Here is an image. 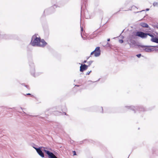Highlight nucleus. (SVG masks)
Segmentation results:
<instances>
[{
    "label": "nucleus",
    "mask_w": 158,
    "mask_h": 158,
    "mask_svg": "<svg viewBox=\"0 0 158 158\" xmlns=\"http://www.w3.org/2000/svg\"><path fill=\"white\" fill-rule=\"evenodd\" d=\"M124 107L127 110H131L134 111V113L138 111L139 113L142 112H145L149 110H151L154 108V106H152L148 108L142 105H137L136 106H125Z\"/></svg>",
    "instance_id": "nucleus-1"
},
{
    "label": "nucleus",
    "mask_w": 158,
    "mask_h": 158,
    "mask_svg": "<svg viewBox=\"0 0 158 158\" xmlns=\"http://www.w3.org/2000/svg\"><path fill=\"white\" fill-rule=\"evenodd\" d=\"M127 41L131 48H134L137 49H138L141 52H145L146 45H142L138 42H136L133 39L128 38Z\"/></svg>",
    "instance_id": "nucleus-2"
},
{
    "label": "nucleus",
    "mask_w": 158,
    "mask_h": 158,
    "mask_svg": "<svg viewBox=\"0 0 158 158\" xmlns=\"http://www.w3.org/2000/svg\"><path fill=\"white\" fill-rule=\"evenodd\" d=\"M48 149L51 150V148H48L47 147H42L41 149V152L40 154L39 155L42 158H57L54 155V153Z\"/></svg>",
    "instance_id": "nucleus-3"
},
{
    "label": "nucleus",
    "mask_w": 158,
    "mask_h": 158,
    "mask_svg": "<svg viewBox=\"0 0 158 158\" xmlns=\"http://www.w3.org/2000/svg\"><path fill=\"white\" fill-rule=\"evenodd\" d=\"M51 1L52 4H54L53 5L50 7L48 9H45L44 10L42 18L44 16L45 17V15L44 14L45 12H46V15H48L53 13L55 11V8H56L57 6L54 3L56 2L57 0H51Z\"/></svg>",
    "instance_id": "nucleus-4"
},
{
    "label": "nucleus",
    "mask_w": 158,
    "mask_h": 158,
    "mask_svg": "<svg viewBox=\"0 0 158 158\" xmlns=\"http://www.w3.org/2000/svg\"><path fill=\"white\" fill-rule=\"evenodd\" d=\"M0 31V40L2 39L15 40L18 38V36L15 34H3Z\"/></svg>",
    "instance_id": "nucleus-5"
},
{
    "label": "nucleus",
    "mask_w": 158,
    "mask_h": 158,
    "mask_svg": "<svg viewBox=\"0 0 158 158\" xmlns=\"http://www.w3.org/2000/svg\"><path fill=\"white\" fill-rule=\"evenodd\" d=\"M38 35V34H35L31 37L30 44L33 47H38L40 42V37H37L36 35Z\"/></svg>",
    "instance_id": "nucleus-6"
},
{
    "label": "nucleus",
    "mask_w": 158,
    "mask_h": 158,
    "mask_svg": "<svg viewBox=\"0 0 158 158\" xmlns=\"http://www.w3.org/2000/svg\"><path fill=\"white\" fill-rule=\"evenodd\" d=\"M29 64L30 67V72L31 75L34 77H36L38 76L39 75L37 73L35 74V65L31 59L30 60H29Z\"/></svg>",
    "instance_id": "nucleus-7"
},
{
    "label": "nucleus",
    "mask_w": 158,
    "mask_h": 158,
    "mask_svg": "<svg viewBox=\"0 0 158 158\" xmlns=\"http://www.w3.org/2000/svg\"><path fill=\"white\" fill-rule=\"evenodd\" d=\"M145 46V52H150L153 51H158V45L156 46L146 45Z\"/></svg>",
    "instance_id": "nucleus-8"
},
{
    "label": "nucleus",
    "mask_w": 158,
    "mask_h": 158,
    "mask_svg": "<svg viewBox=\"0 0 158 158\" xmlns=\"http://www.w3.org/2000/svg\"><path fill=\"white\" fill-rule=\"evenodd\" d=\"M101 54V50L100 48L99 47H97L96 48L95 50L91 52L90 56L94 54V56L96 57L99 56Z\"/></svg>",
    "instance_id": "nucleus-9"
},
{
    "label": "nucleus",
    "mask_w": 158,
    "mask_h": 158,
    "mask_svg": "<svg viewBox=\"0 0 158 158\" xmlns=\"http://www.w3.org/2000/svg\"><path fill=\"white\" fill-rule=\"evenodd\" d=\"M85 141H87L88 142H89V143H91L94 144H95L97 146H100L101 147H103V146L102 144L100 142L97 141L95 142L93 140L91 139H85L82 141H81L79 142V144H82L83 143H84Z\"/></svg>",
    "instance_id": "nucleus-10"
},
{
    "label": "nucleus",
    "mask_w": 158,
    "mask_h": 158,
    "mask_svg": "<svg viewBox=\"0 0 158 158\" xmlns=\"http://www.w3.org/2000/svg\"><path fill=\"white\" fill-rule=\"evenodd\" d=\"M138 37V31L136 30L133 31L132 34L128 36V38L131 39H136Z\"/></svg>",
    "instance_id": "nucleus-11"
},
{
    "label": "nucleus",
    "mask_w": 158,
    "mask_h": 158,
    "mask_svg": "<svg viewBox=\"0 0 158 158\" xmlns=\"http://www.w3.org/2000/svg\"><path fill=\"white\" fill-rule=\"evenodd\" d=\"M48 111H49L50 112H52V114L55 115H59L62 114V113L60 111H59L58 110H53V109H47L45 112H46Z\"/></svg>",
    "instance_id": "nucleus-12"
},
{
    "label": "nucleus",
    "mask_w": 158,
    "mask_h": 158,
    "mask_svg": "<svg viewBox=\"0 0 158 158\" xmlns=\"http://www.w3.org/2000/svg\"><path fill=\"white\" fill-rule=\"evenodd\" d=\"M87 0H81V13L82 11L84 10L87 6Z\"/></svg>",
    "instance_id": "nucleus-13"
},
{
    "label": "nucleus",
    "mask_w": 158,
    "mask_h": 158,
    "mask_svg": "<svg viewBox=\"0 0 158 158\" xmlns=\"http://www.w3.org/2000/svg\"><path fill=\"white\" fill-rule=\"evenodd\" d=\"M147 36V33L138 31V37L142 39L146 38Z\"/></svg>",
    "instance_id": "nucleus-14"
},
{
    "label": "nucleus",
    "mask_w": 158,
    "mask_h": 158,
    "mask_svg": "<svg viewBox=\"0 0 158 158\" xmlns=\"http://www.w3.org/2000/svg\"><path fill=\"white\" fill-rule=\"evenodd\" d=\"M32 147L35 149L37 153L39 154V153L40 154V152H41V149L42 147H38V146L36 144L33 143L32 144Z\"/></svg>",
    "instance_id": "nucleus-15"
},
{
    "label": "nucleus",
    "mask_w": 158,
    "mask_h": 158,
    "mask_svg": "<svg viewBox=\"0 0 158 158\" xmlns=\"http://www.w3.org/2000/svg\"><path fill=\"white\" fill-rule=\"evenodd\" d=\"M88 68L87 65L85 64H81L80 67V71L81 72H83L84 71L86 70Z\"/></svg>",
    "instance_id": "nucleus-16"
},
{
    "label": "nucleus",
    "mask_w": 158,
    "mask_h": 158,
    "mask_svg": "<svg viewBox=\"0 0 158 158\" xmlns=\"http://www.w3.org/2000/svg\"><path fill=\"white\" fill-rule=\"evenodd\" d=\"M40 42L39 44V45H38L39 47L44 48L47 44V43L44 39H40Z\"/></svg>",
    "instance_id": "nucleus-17"
},
{
    "label": "nucleus",
    "mask_w": 158,
    "mask_h": 158,
    "mask_svg": "<svg viewBox=\"0 0 158 158\" xmlns=\"http://www.w3.org/2000/svg\"><path fill=\"white\" fill-rule=\"evenodd\" d=\"M151 41L152 42L158 44V36L155 35L151 38Z\"/></svg>",
    "instance_id": "nucleus-18"
},
{
    "label": "nucleus",
    "mask_w": 158,
    "mask_h": 158,
    "mask_svg": "<svg viewBox=\"0 0 158 158\" xmlns=\"http://www.w3.org/2000/svg\"><path fill=\"white\" fill-rule=\"evenodd\" d=\"M80 28H81V37H82V38L83 39V40H85L86 39V38L85 37H84V36H83V35H84V33L83 32V26H81V19H80Z\"/></svg>",
    "instance_id": "nucleus-19"
},
{
    "label": "nucleus",
    "mask_w": 158,
    "mask_h": 158,
    "mask_svg": "<svg viewBox=\"0 0 158 158\" xmlns=\"http://www.w3.org/2000/svg\"><path fill=\"white\" fill-rule=\"evenodd\" d=\"M140 25L143 27H146V28H150L148 25L145 23L142 22L140 23ZM150 28H149V30H150Z\"/></svg>",
    "instance_id": "nucleus-20"
},
{
    "label": "nucleus",
    "mask_w": 158,
    "mask_h": 158,
    "mask_svg": "<svg viewBox=\"0 0 158 158\" xmlns=\"http://www.w3.org/2000/svg\"><path fill=\"white\" fill-rule=\"evenodd\" d=\"M111 45L112 44H110L108 42H107L106 44V45H104L102 44V45L104 48H110V47L111 46Z\"/></svg>",
    "instance_id": "nucleus-21"
},
{
    "label": "nucleus",
    "mask_w": 158,
    "mask_h": 158,
    "mask_svg": "<svg viewBox=\"0 0 158 158\" xmlns=\"http://www.w3.org/2000/svg\"><path fill=\"white\" fill-rule=\"evenodd\" d=\"M99 11L100 15V18L101 19V20H102L103 18V11L101 10H99Z\"/></svg>",
    "instance_id": "nucleus-22"
},
{
    "label": "nucleus",
    "mask_w": 158,
    "mask_h": 158,
    "mask_svg": "<svg viewBox=\"0 0 158 158\" xmlns=\"http://www.w3.org/2000/svg\"><path fill=\"white\" fill-rule=\"evenodd\" d=\"M147 36L149 35L152 38L155 35V34L153 33H149L148 32L147 33Z\"/></svg>",
    "instance_id": "nucleus-23"
},
{
    "label": "nucleus",
    "mask_w": 158,
    "mask_h": 158,
    "mask_svg": "<svg viewBox=\"0 0 158 158\" xmlns=\"http://www.w3.org/2000/svg\"><path fill=\"white\" fill-rule=\"evenodd\" d=\"M2 109H6V110L12 109L15 108V107L13 108H8L7 107H5L4 106H2L0 107Z\"/></svg>",
    "instance_id": "nucleus-24"
},
{
    "label": "nucleus",
    "mask_w": 158,
    "mask_h": 158,
    "mask_svg": "<svg viewBox=\"0 0 158 158\" xmlns=\"http://www.w3.org/2000/svg\"><path fill=\"white\" fill-rule=\"evenodd\" d=\"M110 49L114 51H116V50H117V48L114 46L112 45H111V46Z\"/></svg>",
    "instance_id": "nucleus-25"
},
{
    "label": "nucleus",
    "mask_w": 158,
    "mask_h": 158,
    "mask_svg": "<svg viewBox=\"0 0 158 158\" xmlns=\"http://www.w3.org/2000/svg\"><path fill=\"white\" fill-rule=\"evenodd\" d=\"M20 84L22 85L23 86H24L28 89H29V90L30 89V88L28 85H26L25 83H20Z\"/></svg>",
    "instance_id": "nucleus-26"
},
{
    "label": "nucleus",
    "mask_w": 158,
    "mask_h": 158,
    "mask_svg": "<svg viewBox=\"0 0 158 158\" xmlns=\"http://www.w3.org/2000/svg\"><path fill=\"white\" fill-rule=\"evenodd\" d=\"M23 94L25 96H27V95H29L30 96V97L34 98H35L36 99V97H35L33 95L31 94L30 93H27L26 94Z\"/></svg>",
    "instance_id": "nucleus-27"
},
{
    "label": "nucleus",
    "mask_w": 158,
    "mask_h": 158,
    "mask_svg": "<svg viewBox=\"0 0 158 158\" xmlns=\"http://www.w3.org/2000/svg\"><path fill=\"white\" fill-rule=\"evenodd\" d=\"M61 111H66L67 110V108L65 105L63 106V107H61Z\"/></svg>",
    "instance_id": "nucleus-28"
},
{
    "label": "nucleus",
    "mask_w": 158,
    "mask_h": 158,
    "mask_svg": "<svg viewBox=\"0 0 158 158\" xmlns=\"http://www.w3.org/2000/svg\"><path fill=\"white\" fill-rule=\"evenodd\" d=\"M93 62V60H90L89 61L87 62V63L88 64V65H87L88 67H89L91 64H92V63Z\"/></svg>",
    "instance_id": "nucleus-29"
},
{
    "label": "nucleus",
    "mask_w": 158,
    "mask_h": 158,
    "mask_svg": "<svg viewBox=\"0 0 158 158\" xmlns=\"http://www.w3.org/2000/svg\"><path fill=\"white\" fill-rule=\"evenodd\" d=\"M153 5L154 6H156L158 7V2H154L153 3Z\"/></svg>",
    "instance_id": "nucleus-30"
},
{
    "label": "nucleus",
    "mask_w": 158,
    "mask_h": 158,
    "mask_svg": "<svg viewBox=\"0 0 158 158\" xmlns=\"http://www.w3.org/2000/svg\"><path fill=\"white\" fill-rule=\"evenodd\" d=\"M133 7H134L135 8H137V9H138V8L135 6H134V5H133L132 6H131V7H130L129 9L128 10H132V8ZM126 10H125V11H126Z\"/></svg>",
    "instance_id": "nucleus-31"
},
{
    "label": "nucleus",
    "mask_w": 158,
    "mask_h": 158,
    "mask_svg": "<svg viewBox=\"0 0 158 158\" xmlns=\"http://www.w3.org/2000/svg\"><path fill=\"white\" fill-rule=\"evenodd\" d=\"M142 56V55L141 53H139L138 54H137L136 55V56L138 58H139L140 57Z\"/></svg>",
    "instance_id": "nucleus-32"
},
{
    "label": "nucleus",
    "mask_w": 158,
    "mask_h": 158,
    "mask_svg": "<svg viewBox=\"0 0 158 158\" xmlns=\"http://www.w3.org/2000/svg\"><path fill=\"white\" fill-rule=\"evenodd\" d=\"M83 81V80L82 79H79L78 80V83L80 84H82V82Z\"/></svg>",
    "instance_id": "nucleus-33"
},
{
    "label": "nucleus",
    "mask_w": 158,
    "mask_h": 158,
    "mask_svg": "<svg viewBox=\"0 0 158 158\" xmlns=\"http://www.w3.org/2000/svg\"><path fill=\"white\" fill-rule=\"evenodd\" d=\"M91 72H92V70H91L90 71H88L87 72H86V75H89Z\"/></svg>",
    "instance_id": "nucleus-34"
},
{
    "label": "nucleus",
    "mask_w": 158,
    "mask_h": 158,
    "mask_svg": "<svg viewBox=\"0 0 158 158\" xmlns=\"http://www.w3.org/2000/svg\"><path fill=\"white\" fill-rule=\"evenodd\" d=\"M100 108L101 109V111H100V112H101L102 113H103V107L102 106H101V107H100Z\"/></svg>",
    "instance_id": "nucleus-35"
},
{
    "label": "nucleus",
    "mask_w": 158,
    "mask_h": 158,
    "mask_svg": "<svg viewBox=\"0 0 158 158\" xmlns=\"http://www.w3.org/2000/svg\"><path fill=\"white\" fill-rule=\"evenodd\" d=\"M118 41L121 44H122L123 42V39L119 40Z\"/></svg>",
    "instance_id": "nucleus-36"
},
{
    "label": "nucleus",
    "mask_w": 158,
    "mask_h": 158,
    "mask_svg": "<svg viewBox=\"0 0 158 158\" xmlns=\"http://www.w3.org/2000/svg\"><path fill=\"white\" fill-rule=\"evenodd\" d=\"M72 152L73 156H75L77 155L76 151H73Z\"/></svg>",
    "instance_id": "nucleus-37"
},
{
    "label": "nucleus",
    "mask_w": 158,
    "mask_h": 158,
    "mask_svg": "<svg viewBox=\"0 0 158 158\" xmlns=\"http://www.w3.org/2000/svg\"><path fill=\"white\" fill-rule=\"evenodd\" d=\"M150 9L149 8H147L145 10H142V11H148Z\"/></svg>",
    "instance_id": "nucleus-38"
},
{
    "label": "nucleus",
    "mask_w": 158,
    "mask_h": 158,
    "mask_svg": "<svg viewBox=\"0 0 158 158\" xmlns=\"http://www.w3.org/2000/svg\"><path fill=\"white\" fill-rule=\"evenodd\" d=\"M154 28H156L158 29V23H157V24L156 25H154Z\"/></svg>",
    "instance_id": "nucleus-39"
},
{
    "label": "nucleus",
    "mask_w": 158,
    "mask_h": 158,
    "mask_svg": "<svg viewBox=\"0 0 158 158\" xmlns=\"http://www.w3.org/2000/svg\"><path fill=\"white\" fill-rule=\"evenodd\" d=\"M124 30H125V29L123 30V31H122L121 33L120 34V35H121L122 38V39H123L124 38V36L122 35H121V34H122V33H123L124 32Z\"/></svg>",
    "instance_id": "nucleus-40"
},
{
    "label": "nucleus",
    "mask_w": 158,
    "mask_h": 158,
    "mask_svg": "<svg viewBox=\"0 0 158 158\" xmlns=\"http://www.w3.org/2000/svg\"><path fill=\"white\" fill-rule=\"evenodd\" d=\"M148 15L147 14H146L143 18H148Z\"/></svg>",
    "instance_id": "nucleus-41"
},
{
    "label": "nucleus",
    "mask_w": 158,
    "mask_h": 158,
    "mask_svg": "<svg viewBox=\"0 0 158 158\" xmlns=\"http://www.w3.org/2000/svg\"><path fill=\"white\" fill-rule=\"evenodd\" d=\"M87 63V60H84V61L82 62V64H84L85 63Z\"/></svg>",
    "instance_id": "nucleus-42"
},
{
    "label": "nucleus",
    "mask_w": 158,
    "mask_h": 158,
    "mask_svg": "<svg viewBox=\"0 0 158 158\" xmlns=\"http://www.w3.org/2000/svg\"><path fill=\"white\" fill-rule=\"evenodd\" d=\"M65 111H62L63 113L65 115H66V116H69V115L68 114H66V113L65 112Z\"/></svg>",
    "instance_id": "nucleus-43"
},
{
    "label": "nucleus",
    "mask_w": 158,
    "mask_h": 158,
    "mask_svg": "<svg viewBox=\"0 0 158 158\" xmlns=\"http://www.w3.org/2000/svg\"><path fill=\"white\" fill-rule=\"evenodd\" d=\"M100 78H99L98 80L96 81H94V82H97V81H99V80H100ZM90 81V82H93V81H91V80H90V81Z\"/></svg>",
    "instance_id": "nucleus-44"
},
{
    "label": "nucleus",
    "mask_w": 158,
    "mask_h": 158,
    "mask_svg": "<svg viewBox=\"0 0 158 158\" xmlns=\"http://www.w3.org/2000/svg\"><path fill=\"white\" fill-rule=\"evenodd\" d=\"M85 18L86 19H89V18H90V16H87V17H86V15H85Z\"/></svg>",
    "instance_id": "nucleus-45"
},
{
    "label": "nucleus",
    "mask_w": 158,
    "mask_h": 158,
    "mask_svg": "<svg viewBox=\"0 0 158 158\" xmlns=\"http://www.w3.org/2000/svg\"><path fill=\"white\" fill-rule=\"evenodd\" d=\"M142 12V10H141V11H137V12H135V13H139V12Z\"/></svg>",
    "instance_id": "nucleus-46"
},
{
    "label": "nucleus",
    "mask_w": 158,
    "mask_h": 158,
    "mask_svg": "<svg viewBox=\"0 0 158 158\" xmlns=\"http://www.w3.org/2000/svg\"><path fill=\"white\" fill-rule=\"evenodd\" d=\"M120 11V10H119L117 12H116V13H115L113 15H116V14H117V13H118Z\"/></svg>",
    "instance_id": "nucleus-47"
},
{
    "label": "nucleus",
    "mask_w": 158,
    "mask_h": 158,
    "mask_svg": "<svg viewBox=\"0 0 158 158\" xmlns=\"http://www.w3.org/2000/svg\"><path fill=\"white\" fill-rule=\"evenodd\" d=\"M39 117L40 118H41L42 119H43V120H44V117Z\"/></svg>",
    "instance_id": "nucleus-48"
},
{
    "label": "nucleus",
    "mask_w": 158,
    "mask_h": 158,
    "mask_svg": "<svg viewBox=\"0 0 158 158\" xmlns=\"http://www.w3.org/2000/svg\"><path fill=\"white\" fill-rule=\"evenodd\" d=\"M75 86H77V87H79V86H80V85H75Z\"/></svg>",
    "instance_id": "nucleus-49"
},
{
    "label": "nucleus",
    "mask_w": 158,
    "mask_h": 158,
    "mask_svg": "<svg viewBox=\"0 0 158 158\" xmlns=\"http://www.w3.org/2000/svg\"><path fill=\"white\" fill-rule=\"evenodd\" d=\"M90 56H87V57H86V60H88L89 58L90 57Z\"/></svg>",
    "instance_id": "nucleus-50"
},
{
    "label": "nucleus",
    "mask_w": 158,
    "mask_h": 158,
    "mask_svg": "<svg viewBox=\"0 0 158 158\" xmlns=\"http://www.w3.org/2000/svg\"><path fill=\"white\" fill-rule=\"evenodd\" d=\"M110 38H108V39H107V41L108 42H109V41H110Z\"/></svg>",
    "instance_id": "nucleus-51"
},
{
    "label": "nucleus",
    "mask_w": 158,
    "mask_h": 158,
    "mask_svg": "<svg viewBox=\"0 0 158 158\" xmlns=\"http://www.w3.org/2000/svg\"><path fill=\"white\" fill-rule=\"evenodd\" d=\"M106 112H108V113H110V111H107L106 112L105 111V113H106Z\"/></svg>",
    "instance_id": "nucleus-52"
},
{
    "label": "nucleus",
    "mask_w": 158,
    "mask_h": 158,
    "mask_svg": "<svg viewBox=\"0 0 158 158\" xmlns=\"http://www.w3.org/2000/svg\"><path fill=\"white\" fill-rule=\"evenodd\" d=\"M86 81H85V82H84V83L83 84H82V85H85V84H86Z\"/></svg>",
    "instance_id": "nucleus-53"
},
{
    "label": "nucleus",
    "mask_w": 158,
    "mask_h": 158,
    "mask_svg": "<svg viewBox=\"0 0 158 158\" xmlns=\"http://www.w3.org/2000/svg\"><path fill=\"white\" fill-rule=\"evenodd\" d=\"M21 108V109L23 110V109H25L24 108H23L21 107H20Z\"/></svg>",
    "instance_id": "nucleus-54"
},
{
    "label": "nucleus",
    "mask_w": 158,
    "mask_h": 158,
    "mask_svg": "<svg viewBox=\"0 0 158 158\" xmlns=\"http://www.w3.org/2000/svg\"><path fill=\"white\" fill-rule=\"evenodd\" d=\"M44 31L45 32H48V30H45Z\"/></svg>",
    "instance_id": "nucleus-55"
},
{
    "label": "nucleus",
    "mask_w": 158,
    "mask_h": 158,
    "mask_svg": "<svg viewBox=\"0 0 158 158\" xmlns=\"http://www.w3.org/2000/svg\"><path fill=\"white\" fill-rule=\"evenodd\" d=\"M23 113L25 114H27L25 112H24V111H23Z\"/></svg>",
    "instance_id": "nucleus-56"
},
{
    "label": "nucleus",
    "mask_w": 158,
    "mask_h": 158,
    "mask_svg": "<svg viewBox=\"0 0 158 158\" xmlns=\"http://www.w3.org/2000/svg\"><path fill=\"white\" fill-rule=\"evenodd\" d=\"M83 74V72H82V73H80V75L82 74Z\"/></svg>",
    "instance_id": "nucleus-57"
},
{
    "label": "nucleus",
    "mask_w": 158,
    "mask_h": 158,
    "mask_svg": "<svg viewBox=\"0 0 158 158\" xmlns=\"http://www.w3.org/2000/svg\"><path fill=\"white\" fill-rule=\"evenodd\" d=\"M79 64L81 65V64H83L82 63V64H81V63H79V64Z\"/></svg>",
    "instance_id": "nucleus-58"
},
{
    "label": "nucleus",
    "mask_w": 158,
    "mask_h": 158,
    "mask_svg": "<svg viewBox=\"0 0 158 158\" xmlns=\"http://www.w3.org/2000/svg\"><path fill=\"white\" fill-rule=\"evenodd\" d=\"M31 116H35V117H37L38 116H32V115H31Z\"/></svg>",
    "instance_id": "nucleus-59"
},
{
    "label": "nucleus",
    "mask_w": 158,
    "mask_h": 158,
    "mask_svg": "<svg viewBox=\"0 0 158 158\" xmlns=\"http://www.w3.org/2000/svg\"><path fill=\"white\" fill-rule=\"evenodd\" d=\"M115 109V108H112L111 109L113 110H114Z\"/></svg>",
    "instance_id": "nucleus-60"
},
{
    "label": "nucleus",
    "mask_w": 158,
    "mask_h": 158,
    "mask_svg": "<svg viewBox=\"0 0 158 158\" xmlns=\"http://www.w3.org/2000/svg\"><path fill=\"white\" fill-rule=\"evenodd\" d=\"M130 154L128 156V158H129V156H130Z\"/></svg>",
    "instance_id": "nucleus-61"
},
{
    "label": "nucleus",
    "mask_w": 158,
    "mask_h": 158,
    "mask_svg": "<svg viewBox=\"0 0 158 158\" xmlns=\"http://www.w3.org/2000/svg\"><path fill=\"white\" fill-rule=\"evenodd\" d=\"M96 33H97V32H96V31H95V33H94V34H96Z\"/></svg>",
    "instance_id": "nucleus-62"
},
{
    "label": "nucleus",
    "mask_w": 158,
    "mask_h": 158,
    "mask_svg": "<svg viewBox=\"0 0 158 158\" xmlns=\"http://www.w3.org/2000/svg\"><path fill=\"white\" fill-rule=\"evenodd\" d=\"M112 112H113V113H115V112H114V111H113Z\"/></svg>",
    "instance_id": "nucleus-63"
},
{
    "label": "nucleus",
    "mask_w": 158,
    "mask_h": 158,
    "mask_svg": "<svg viewBox=\"0 0 158 158\" xmlns=\"http://www.w3.org/2000/svg\"><path fill=\"white\" fill-rule=\"evenodd\" d=\"M141 116L142 117H143V115H141Z\"/></svg>",
    "instance_id": "nucleus-64"
}]
</instances>
